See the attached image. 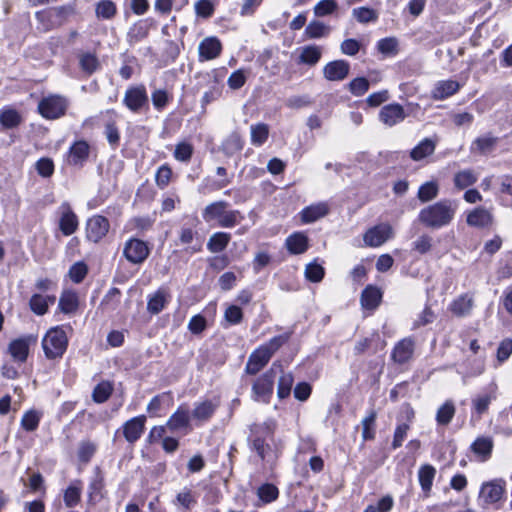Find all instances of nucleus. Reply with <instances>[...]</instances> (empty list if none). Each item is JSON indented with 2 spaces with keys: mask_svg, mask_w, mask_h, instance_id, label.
Wrapping results in <instances>:
<instances>
[{
  "mask_svg": "<svg viewBox=\"0 0 512 512\" xmlns=\"http://www.w3.org/2000/svg\"><path fill=\"white\" fill-rule=\"evenodd\" d=\"M275 428V421L268 419L263 423L253 424L250 429L252 449L262 461L269 464H273L279 456L278 449L272 446Z\"/></svg>",
  "mask_w": 512,
  "mask_h": 512,
  "instance_id": "f257e3e1",
  "label": "nucleus"
},
{
  "mask_svg": "<svg viewBox=\"0 0 512 512\" xmlns=\"http://www.w3.org/2000/svg\"><path fill=\"white\" fill-rule=\"evenodd\" d=\"M457 204L451 200H441L420 210L418 220L427 228L440 229L454 219Z\"/></svg>",
  "mask_w": 512,
  "mask_h": 512,
  "instance_id": "f03ea898",
  "label": "nucleus"
},
{
  "mask_svg": "<svg viewBox=\"0 0 512 512\" xmlns=\"http://www.w3.org/2000/svg\"><path fill=\"white\" fill-rule=\"evenodd\" d=\"M288 339L289 335L287 334L278 335L254 350L250 354L246 363V373L250 375L257 374L269 362L273 354L288 341Z\"/></svg>",
  "mask_w": 512,
  "mask_h": 512,
  "instance_id": "7ed1b4c3",
  "label": "nucleus"
},
{
  "mask_svg": "<svg viewBox=\"0 0 512 512\" xmlns=\"http://www.w3.org/2000/svg\"><path fill=\"white\" fill-rule=\"evenodd\" d=\"M68 346V337L64 326L52 327L47 331L42 347L48 359L61 358Z\"/></svg>",
  "mask_w": 512,
  "mask_h": 512,
  "instance_id": "20e7f679",
  "label": "nucleus"
},
{
  "mask_svg": "<svg viewBox=\"0 0 512 512\" xmlns=\"http://www.w3.org/2000/svg\"><path fill=\"white\" fill-rule=\"evenodd\" d=\"M279 372H282V366L274 362L271 368L254 382L252 397L255 401L269 402L273 393L274 380Z\"/></svg>",
  "mask_w": 512,
  "mask_h": 512,
  "instance_id": "39448f33",
  "label": "nucleus"
},
{
  "mask_svg": "<svg viewBox=\"0 0 512 512\" xmlns=\"http://www.w3.org/2000/svg\"><path fill=\"white\" fill-rule=\"evenodd\" d=\"M148 101L147 90L143 84L129 86L123 97V104L133 113H139L147 107Z\"/></svg>",
  "mask_w": 512,
  "mask_h": 512,
  "instance_id": "423d86ee",
  "label": "nucleus"
},
{
  "mask_svg": "<svg viewBox=\"0 0 512 512\" xmlns=\"http://www.w3.org/2000/svg\"><path fill=\"white\" fill-rule=\"evenodd\" d=\"M393 228L387 223L376 225L364 234L363 240L366 246L379 247L392 238Z\"/></svg>",
  "mask_w": 512,
  "mask_h": 512,
  "instance_id": "0eeeda50",
  "label": "nucleus"
},
{
  "mask_svg": "<svg viewBox=\"0 0 512 512\" xmlns=\"http://www.w3.org/2000/svg\"><path fill=\"white\" fill-rule=\"evenodd\" d=\"M66 103L62 97L50 96L38 104L40 114L47 119H56L65 113Z\"/></svg>",
  "mask_w": 512,
  "mask_h": 512,
  "instance_id": "6e6552de",
  "label": "nucleus"
},
{
  "mask_svg": "<svg viewBox=\"0 0 512 512\" xmlns=\"http://www.w3.org/2000/svg\"><path fill=\"white\" fill-rule=\"evenodd\" d=\"M123 254L129 262L140 264L148 257L149 248L146 242L132 238L125 243Z\"/></svg>",
  "mask_w": 512,
  "mask_h": 512,
  "instance_id": "1a4fd4ad",
  "label": "nucleus"
},
{
  "mask_svg": "<svg viewBox=\"0 0 512 512\" xmlns=\"http://www.w3.org/2000/svg\"><path fill=\"white\" fill-rule=\"evenodd\" d=\"M110 224L107 218L95 215L86 223V237L92 242H99L108 233Z\"/></svg>",
  "mask_w": 512,
  "mask_h": 512,
  "instance_id": "9d476101",
  "label": "nucleus"
},
{
  "mask_svg": "<svg viewBox=\"0 0 512 512\" xmlns=\"http://www.w3.org/2000/svg\"><path fill=\"white\" fill-rule=\"evenodd\" d=\"M90 155V145L85 140L75 141L67 153L66 162L69 166L83 167Z\"/></svg>",
  "mask_w": 512,
  "mask_h": 512,
  "instance_id": "9b49d317",
  "label": "nucleus"
},
{
  "mask_svg": "<svg viewBox=\"0 0 512 512\" xmlns=\"http://www.w3.org/2000/svg\"><path fill=\"white\" fill-rule=\"evenodd\" d=\"M407 114L402 105L391 103L379 111V120L387 127H393L405 120Z\"/></svg>",
  "mask_w": 512,
  "mask_h": 512,
  "instance_id": "f8f14e48",
  "label": "nucleus"
},
{
  "mask_svg": "<svg viewBox=\"0 0 512 512\" xmlns=\"http://www.w3.org/2000/svg\"><path fill=\"white\" fill-rule=\"evenodd\" d=\"M222 52V44L215 36L205 37L198 45L199 61L216 59Z\"/></svg>",
  "mask_w": 512,
  "mask_h": 512,
  "instance_id": "ddd939ff",
  "label": "nucleus"
},
{
  "mask_svg": "<svg viewBox=\"0 0 512 512\" xmlns=\"http://www.w3.org/2000/svg\"><path fill=\"white\" fill-rule=\"evenodd\" d=\"M145 423L146 417L144 415L133 417L126 421L122 426L123 435L126 441L130 444L138 441L144 432Z\"/></svg>",
  "mask_w": 512,
  "mask_h": 512,
  "instance_id": "4468645a",
  "label": "nucleus"
},
{
  "mask_svg": "<svg viewBox=\"0 0 512 512\" xmlns=\"http://www.w3.org/2000/svg\"><path fill=\"white\" fill-rule=\"evenodd\" d=\"M167 428L172 432L187 433L190 426V412L188 408L180 406L168 419Z\"/></svg>",
  "mask_w": 512,
  "mask_h": 512,
  "instance_id": "2eb2a0df",
  "label": "nucleus"
},
{
  "mask_svg": "<svg viewBox=\"0 0 512 512\" xmlns=\"http://www.w3.org/2000/svg\"><path fill=\"white\" fill-rule=\"evenodd\" d=\"M350 71V64L345 60H334L327 63L323 68L324 78L328 81H342Z\"/></svg>",
  "mask_w": 512,
  "mask_h": 512,
  "instance_id": "dca6fc26",
  "label": "nucleus"
},
{
  "mask_svg": "<svg viewBox=\"0 0 512 512\" xmlns=\"http://www.w3.org/2000/svg\"><path fill=\"white\" fill-rule=\"evenodd\" d=\"M328 212V204L325 202H319L305 207L300 212V218L302 223L309 224L325 217L328 214Z\"/></svg>",
  "mask_w": 512,
  "mask_h": 512,
  "instance_id": "f3484780",
  "label": "nucleus"
},
{
  "mask_svg": "<svg viewBox=\"0 0 512 512\" xmlns=\"http://www.w3.org/2000/svg\"><path fill=\"white\" fill-rule=\"evenodd\" d=\"M413 353L414 340L412 338H404L395 345L392 359L399 364H403L412 358Z\"/></svg>",
  "mask_w": 512,
  "mask_h": 512,
  "instance_id": "a211bd4d",
  "label": "nucleus"
},
{
  "mask_svg": "<svg viewBox=\"0 0 512 512\" xmlns=\"http://www.w3.org/2000/svg\"><path fill=\"white\" fill-rule=\"evenodd\" d=\"M504 493V487L496 482H488L482 485L480 490V500L484 504H493L498 502Z\"/></svg>",
  "mask_w": 512,
  "mask_h": 512,
  "instance_id": "6ab92c4d",
  "label": "nucleus"
},
{
  "mask_svg": "<svg viewBox=\"0 0 512 512\" xmlns=\"http://www.w3.org/2000/svg\"><path fill=\"white\" fill-rule=\"evenodd\" d=\"M179 240L181 244L188 245L185 250L190 254L197 253L202 249L203 241L201 237H199L197 232L193 231L191 228H182Z\"/></svg>",
  "mask_w": 512,
  "mask_h": 512,
  "instance_id": "aec40b11",
  "label": "nucleus"
},
{
  "mask_svg": "<svg viewBox=\"0 0 512 512\" xmlns=\"http://www.w3.org/2000/svg\"><path fill=\"white\" fill-rule=\"evenodd\" d=\"M170 299L169 292L160 288L148 297L147 311L151 314H159L167 305Z\"/></svg>",
  "mask_w": 512,
  "mask_h": 512,
  "instance_id": "412c9836",
  "label": "nucleus"
},
{
  "mask_svg": "<svg viewBox=\"0 0 512 512\" xmlns=\"http://www.w3.org/2000/svg\"><path fill=\"white\" fill-rule=\"evenodd\" d=\"M63 212L59 221V228L65 236L72 235L78 228V219L69 205H63Z\"/></svg>",
  "mask_w": 512,
  "mask_h": 512,
  "instance_id": "4be33fe9",
  "label": "nucleus"
},
{
  "mask_svg": "<svg viewBox=\"0 0 512 512\" xmlns=\"http://www.w3.org/2000/svg\"><path fill=\"white\" fill-rule=\"evenodd\" d=\"M287 250L291 254H303L308 249V237L302 232H295L285 241Z\"/></svg>",
  "mask_w": 512,
  "mask_h": 512,
  "instance_id": "5701e85b",
  "label": "nucleus"
},
{
  "mask_svg": "<svg viewBox=\"0 0 512 512\" xmlns=\"http://www.w3.org/2000/svg\"><path fill=\"white\" fill-rule=\"evenodd\" d=\"M460 88V84L454 80L439 81L432 92V97L436 100H443L454 95Z\"/></svg>",
  "mask_w": 512,
  "mask_h": 512,
  "instance_id": "b1692460",
  "label": "nucleus"
},
{
  "mask_svg": "<svg viewBox=\"0 0 512 512\" xmlns=\"http://www.w3.org/2000/svg\"><path fill=\"white\" fill-rule=\"evenodd\" d=\"M30 340V337L19 338L9 344V352L15 361L24 362L27 359Z\"/></svg>",
  "mask_w": 512,
  "mask_h": 512,
  "instance_id": "393cba45",
  "label": "nucleus"
},
{
  "mask_svg": "<svg viewBox=\"0 0 512 512\" xmlns=\"http://www.w3.org/2000/svg\"><path fill=\"white\" fill-rule=\"evenodd\" d=\"M436 149V141L431 138H424L410 152V157L414 161H421L432 155Z\"/></svg>",
  "mask_w": 512,
  "mask_h": 512,
  "instance_id": "a878e982",
  "label": "nucleus"
},
{
  "mask_svg": "<svg viewBox=\"0 0 512 512\" xmlns=\"http://www.w3.org/2000/svg\"><path fill=\"white\" fill-rule=\"evenodd\" d=\"M497 142L498 138L488 133L476 138L472 142L470 150L479 154H487L494 150Z\"/></svg>",
  "mask_w": 512,
  "mask_h": 512,
  "instance_id": "bb28decb",
  "label": "nucleus"
},
{
  "mask_svg": "<svg viewBox=\"0 0 512 512\" xmlns=\"http://www.w3.org/2000/svg\"><path fill=\"white\" fill-rule=\"evenodd\" d=\"M42 417V411L37 409H29L22 415L20 426L26 432H34L38 429Z\"/></svg>",
  "mask_w": 512,
  "mask_h": 512,
  "instance_id": "cd10ccee",
  "label": "nucleus"
},
{
  "mask_svg": "<svg viewBox=\"0 0 512 512\" xmlns=\"http://www.w3.org/2000/svg\"><path fill=\"white\" fill-rule=\"evenodd\" d=\"M382 299L381 291L374 286H367L361 293V305L365 309L374 310Z\"/></svg>",
  "mask_w": 512,
  "mask_h": 512,
  "instance_id": "c85d7f7f",
  "label": "nucleus"
},
{
  "mask_svg": "<svg viewBox=\"0 0 512 512\" xmlns=\"http://www.w3.org/2000/svg\"><path fill=\"white\" fill-rule=\"evenodd\" d=\"M79 67L87 76L92 75L100 68V62L97 56L91 52H81L78 54Z\"/></svg>",
  "mask_w": 512,
  "mask_h": 512,
  "instance_id": "c756f323",
  "label": "nucleus"
},
{
  "mask_svg": "<svg viewBox=\"0 0 512 512\" xmlns=\"http://www.w3.org/2000/svg\"><path fill=\"white\" fill-rule=\"evenodd\" d=\"M435 475H436V469L430 464L422 465L419 468V471H418L419 484L421 486V489L423 490V492L426 495H428L429 492L431 491Z\"/></svg>",
  "mask_w": 512,
  "mask_h": 512,
  "instance_id": "7c9ffc66",
  "label": "nucleus"
},
{
  "mask_svg": "<svg viewBox=\"0 0 512 512\" xmlns=\"http://www.w3.org/2000/svg\"><path fill=\"white\" fill-rule=\"evenodd\" d=\"M217 406L218 405L216 403L210 400L196 403L192 412V416L194 419L198 421H207L212 417Z\"/></svg>",
  "mask_w": 512,
  "mask_h": 512,
  "instance_id": "2f4dec72",
  "label": "nucleus"
},
{
  "mask_svg": "<svg viewBox=\"0 0 512 512\" xmlns=\"http://www.w3.org/2000/svg\"><path fill=\"white\" fill-rule=\"evenodd\" d=\"M473 307V299L468 294L461 295L457 299H455L451 305L450 310L451 312L458 316V317H464L468 315Z\"/></svg>",
  "mask_w": 512,
  "mask_h": 512,
  "instance_id": "473e14b6",
  "label": "nucleus"
},
{
  "mask_svg": "<svg viewBox=\"0 0 512 512\" xmlns=\"http://www.w3.org/2000/svg\"><path fill=\"white\" fill-rule=\"evenodd\" d=\"M467 223L470 226L486 227L492 223V215L484 208H476L467 216Z\"/></svg>",
  "mask_w": 512,
  "mask_h": 512,
  "instance_id": "72a5a7b5",
  "label": "nucleus"
},
{
  "mask_svg": "<svg viewBox=\"0 0 512 512\" xmlns=\"http://www.w3.org/2000/svg\"><path fill=\"white\" fill-rule=\"evenodd\" d=\"M227 207L228 203L225 201L213 202L205 207L202 217L206 222L213 220H217L219 222Z\"/></svg>",
  "mask_w": 512,
  "mask_h": 512,
  "instance_id": "f704fd0d",
  "label": "nucleus"
},
{
  "mask_svg": "<svg viewBox=\"0 0 512 512\" xmlns=\"http://www.w3.org/2000/svg\"><path fill=\"white\" fill-rule=\"evenodd\" d=\"M54 296H43L34 294L29 302L31 310L37 315H44L48 311L49 304H54Z\"/></svg>",
  "mask_w": 512,
  "mask_h": 512,
  "instance_id": "c9c22d12",
  "label": "nucleus"
},
{
  "mask_svg": "<svg viewBox=\"0 0 512 512\" xmlns=\"http://www.w3.org/2000/svg\"><path fill=\"white\" fill-rule=\"evenodd\" d=\"M270 128L265 123H256L250 126V140L254 146H262L269 137Z\"/></svg>",
  "mask_w": 512,
  "mask_h": 512,
  "instance_id": "e433bc0d",
  "label": "nucleus"
},
{
  "mask_svg": "<svg viewBox=\"0 0 512 512\" xmlns=\"http://www.w3.org/2000/svg\"><path fill=\"white\" fill-rule=\"evenodd\" d=\"M321 56V47L316 45H308L302 48L301 54L299 56V63L314 66L320 61Z\"/></svg>",
  "mask_w": 512,
  "mask_h": 512,
  "instance_id": "4c0bfd02",
  "label": "nucleus"
},
{
  "mask_svg": "<svg viewBox=\"0 0 512 512\" xmlns=\"http://www.w3.org/2000/svg\"><path fill=\"white\" fill-rule=\"evenodd\" d=\"M104 489V478L101 472L97 469L95 476L92 478L89 487H88V497L89 502L95 503L100 500L103 495L102 491Z\"/></svg>",
  "mask_w": 512,
  "mask_h": 512,
  "instance_id": "58836bf2",
  "label": "nucleus"
},
{
  "mask_svg": "<svg viewBox=\"0 0 512 512\" xmlns=\"http://www.w3.org/2000/svg\"><path fill=\"white\" fill-rule=\"evenodd\" d=\"M230 238L228 233L216 232L209 238L207 248L212 253H219L227 247Z\"/></svg>",
  "mask_w": 512,
  "mask_h": 512,
  "instance_id": "ea45409f",
  "label": "nucleus"
},
{
  "mask_svg": "<svg viewBox=\"0 0 512 512\" xmlns=\"http://www.w3.org/2000/svg\"><path fill=\"white\" fill-rule=\"evenodd\" d=\"M493 440L491 437H478L471 445L472 451L482 456L484 459H487L492 452L493 449Z\"/></svg>",
  "mask_w": 512,
  "mask_h": 512,
  "instance_id": "a19ab883",
  "label": "nucleus"
},
{
  "mask_svg": "<svg viewBox=\"0 0 512 512\" xmlns=\"http://www.w3.org/2000/svg\"><path fill=\"white\" fill-rule=\"evenodd\" d=\"M330 28L321 21L313 20L305 28V36L308 39H318L329 34Z\"/></svg>",
  "mask_w": 512,
  "mask_h": 512,
  "instance_id": "79ce46f5",
  "label": "nucleus"
},
{
  "mask_svg": "<svg viewBox=\"0 0 512 512\" xmlns=\"http://www.w3.org/2000/svg\"><path fill=\"white\" fill-rule=\"evenodd\" d=\"M172 95L164 88H155L151 92V101L157 111H162L170 103Z\"/></svg>",
  "mask_w": 512,
  "mask_h": 512,
  "instance_id": "37998d69",
  "label": "nucleus"
},
{
  "mask_svg": "<svg viewBox=\"0 0 512 512\" xmlns=\"http://www.w3.org/2000/svg\"><path fill=\"white\" fill-rule=\"evenodd\" d=\"M59 308L65 314L75 312L78 308L77 294L72 291L64 292L59 299Z\"/></svg>",
  "mask_w": 512,
  "mask_h": 512,
  "instance_id": "c03bdc74",
  "label": "nucleus"
},
{
  "mask_svg": "<svg viewBox=\"0 0 512 512\" xmlns=\"http://www.w3.org/2000/svg\"><path fill=\"white\" fill-rule=\"evenodd\" d=\"M477 179L478 176L472 169H465L455 174L454 184L458 189H465L473 185Z\"/></svg>",
  "mask_w": 512,
  "mask_h": 512,
  "instance_id": "a18cd8bd",
  "label": "nucleus"
},
{
  "mask_svg": "<svg viewBox=\"0 0 512 512\" xmlns=\"http://www.w3.org/2000/svg\"><path fill=\"white\" fill-rule=\"evenodd\" d=\"M81 499V486L80 482L77 481L75 483H72L67 487V489L64 491L63 500L68 508L75 507Z\"/></svg>",
  "mask_w": 512,
  "mask_h": 512,
  "instance_id": "49530a36",
  "label": "nucleus"
},
{
  "mask_svg": "<svg viewBox=\"0 0 512 512\" xmlns=\"http://www.w3.org/2000/svg\"><path fill=\"white\" fill-rule=\"evenodd\" d=\"M243 144V139L238 133H231L222 143V151L231 156L242 150Z\"/></svg>",
  "mask_w": 512,
  "mask_h": 512,
  "instance_id": "de8ad7c7",
  "label": "nucleus"
},
{
  "mask_svg": "<svg viewBox=\"0 0 512 512\" xmlns=\"http://www.w3.org/2000/svg\"><path fill=\"white\" fill-rule=\"evenodd\" d=\"M439 186L435 181H428L422 184L418 190V199L425 203L435 199L438 196Z\"/></svg>",
  "mask_w": 512,
  "mask_h": 512,
  "instance_id": "09e8293b",
  "label": "nucleus"
},
{
  "mask_svg": "<svg viewBox=\"0 0 512 512\" xmlns=\"http://www.w3.org/2000/svg\"><path fill=\"white\" fill-rule=\"evenodd\" d=\"M352 16L361 24L376 22L378 19V13L374 9L366 6L354 8L352 10Z\"/></svg>",
  "mask_w": 512,
  "mask_h": 512,
  "instance_id": "8fccbe9b",
  "label": "nucleus"
},
{
  "mask_svg": "<svg viewBox=\"0 0 512 512\" xmlns=\"http://www.w3.org/2000/svg\"><path fill=\"white\" fill-rule=\"evenodd\" d=\"M216 0H198L194 3V10L197 17L208 19L215 11Z\"/></svg>",
  "mask_w": 512,
  "mask_h": 512,
  "instance_id": "3c124183",
  "label": "nucleus"
},
{
  "mask_svg": "<svg viewBox=\"0 0 512 512\" xmlns=\"http://www.w3.org/2000/svg\"><path fill=\"white\" fill-rule=\"evenodd\" d=\"M455 414V407L451 401L445 402L437 411L436 421L440 425H447Z\"/></svg>",
  "mask_w": 512,
  "mask_h": 512,
  "instance_id": "603ef678",
  "label": "nucleus"
},
{
  "mask_svg": "<svg viewBox=\"0 0 512 512\" xmlns=\"http://www.w3.org/2000/svg\"><path fill=\"white\" fill-rule=\"evenodd\" d=\"M398 40L395 37H387L378 41L377 49L386 56H394L398 53Z\"/></svg>",
  "mask_w": 512,
  "mask_h": 512,
  "instance_id": "864d4df0",
  "label": "nucleus"
},
{
  "mask_svg": "<svg viewBox=\"0 0 512 512\" xmlns=\"http://www.w3.org/2000/svg\"><path fill=\"white\" fill-rule=\"evenodd\" d=\"M21 122L20 114L14 109L3 110L0 114V123L4 128L10 129L18 126Z\"/></svg>",
  "mask_w": 512,
  "mask_h": 512,
  "instance_id": "5fc2aeb1",
  "label": "nucleus"
},
{
  "mask_svg": "<svg viewBox=\"0 0 512 512\" xmlns=\"http://www.w3.org/2000/svg\"><path fill=\"white\" fill-rule=\"evenodd\" d=\"M338 9V4L335 0H321L313 8L316 17H325L333 14Z\"/></svg>",
  "mask_w": 512,
  "mask_h": 512,
  "instance_id": "6e6d98bb",
  "label": "nucleus"
},
{
  "mask_svg": "<svg viewBox=\"0 0 512 512\" xmlns=\"http://www.w3.org/2000/svg\"><path fill=\"white\" fill-rule=\"evenodd\" d=\"M293 382L294 378L290 372L282 373L279 377L277 388V395L280 399H284L290 395Z\"/></svg>",
  "mask_w": 512,
  "mask_h": 512,
  "instance_id": "4d7b16f0",
  "label": "nucleus"
},
{
  "mask_svg": "<svg viewBox=\"0 0 512 512\" xmlns=\"http://www.w3.org/2000/svg\"><path fill=\"white\" fill-rule=\"evenodd\" d=\"M194 152L192 144L188 142H180L175 146L174 158L180 162H189Z\"/></svg>",
  "mask_w": 512,
  "mask_h": 512,
  "instance_id": "13d9d810",
  "label": "nucleus"
},
{
  "mask_svg": "<svg viewBox=\"0 0 512 512\" xmlns=\"http://www.w3.org/2000/svg\"><path fill=\"white\" fill-rule=\"evenodd\" d=\"M496 398L495 393L482 394L472 400L473 408L479 415L485 413L492 400Z\"/></svg>",
  "mask_w": 512,
  "mask_h": 512,
  "instance_id": "bf43d9fd",
  "label": "nucleus"
},
{
  "mask_svg": "<svg viewBox=\"0 0 512 512\" xmlns=\"http://www.w3.org/2000/svg\"><path fill=\"white\" fill-rule=\"evenodd\" d=\"M113 387L109 382L99 383L93 390V400L96 403H104L107 401L112 393Z\"/></svg>",
  "mask_w": 512,
  "mask_h": 512,
  "instance_id": "052dcab7",
  "label": "nucleus"
},
{
  "mask_svg": "<svg viewBox=\"0 0 512 512\" xmlns=\"http://www.w3.org/2000/svg\"><path fill=\"white\" fill-rule=\"evenodd\" d=\"M377 414L374 410H372L368 416H366L361 424H362V438L364 440H371L375 436L374 424L376 420Z\"/></svg>",
  "mask_w": 512,
  "mask_h": 512,
  "instance_id": "680f3d73",
  "label": "nucleus"
},
{
  "mask_svg": "<svg viewBox=\"0 0 512 512\" xmlns=\"http://www.w3.org/2000/svg\"><path fill=\"white\" fill-rule=\"evenodd\" d=\"M243 219V216L238 210H227L222 215L218 222L220 227L231 228L238 224Z\"/></svg>",
  "mask_w": 512,
  "mask_h": 512,
  "instance_id": "e2e57ef3",
  "label": "nucleus"
},
{
  "mask_svg": "<svg viewBox=\"0 0 512 512\" xmlns=\"http://www.w3.org/2000/svg\"><path fill=\"white\" fill-rule=\"evenodd\" d=\"M116 14V5L111 0H102L96 6V15L99 18L111 19Z\"/></svg>",
  "mask_w": 512,
  "mask_h": 512,
  "instance_id": "0e129e2a",
  "label": "nucleus"
},
{
  "mask_svg": "<svg viewBox=\"0 0 512 512\" xmlns=\"http://www.w3.org/2000/svg\"><path fill=\"white\" fill-rule=\"evenodd\" d=\"M88 273V267L87 265L82 262V261H79V262H76L74 263L69 271H68V275H69V278L74 282V283H80L84 280V278L86 277Z\"/></svg>",
  "mask_w": 512,
  "mask_h": 512,
  "instance_id": "69168bd1",
  "label": "nucleus"
},
{
  "mask_svg": "<svg viewBox=\"0 0 512 512\" xmlns=\"http://www.w3.org/2000/svg\"><path fill=\"white\" fill-rule=\"evenodd\" d=\"M324 274H325L324 268L320 264H318L316 262H311L306 265L305 277L309 281L315 282V283L320 282L323 279Z\"/></svg>",
  "mask_w": 512,
  "mask_h": 512,
  "instance_id": "338daca9",
  "label": "nucleus"
},
{
  "mask_svg": "<svg viewBox=\"0 0 512 512\" xmlns=\"http://www.w3.org/2000/svg\"><path fill=\"white\" fill-rule=\"evenodd\" d=\"M96 444L91 441H82L78 447V458L81 462L87 463L96 452Z\"/></svg>",
  "mask_w": 512,
  "mask_h": 512,
  "instance_id": "774afa93",
  "label": "nucleus"
}]
</instances>
